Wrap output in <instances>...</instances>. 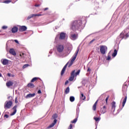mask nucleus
I'll list each match as a JSON object with an SVG mask.
<instances>
[{"mask_svg":"<svg viewBox=\"0 0 129 129\" xmlns=\"http://www.w3.org/2000/svg\"><path fill=\"white\" fill-rule=\"evenodd\" d=\"M26 30H27V27L25 26H20L19 28V31L21 32H24V31H26Z\"/></svg>","mask_w":129,"mask_h":129,"instance_id":"9b49d317","label":"nucleus"},{"mask_svg":"<svg viewBox=\"0 0 129 129\" xmlns=\"http://www.w3.org/2000/svg\"><path fill=\"white\" fill-rule=\"evenodd\" d=\"M28 66H29V64H25V65L23 67V69H25V68H27V67H28Z\"/></svg>","mask_w":129,"mask_h":129,"instance_id":"473e14b6","label":"nucleus"},{"mask_svg":"<svg viewBox=\"0 0 129 129\" xmlns=\"http://www.w3.org/2000/svg\"><path fill=\"white\" fill-rule=\"evenodd\" d=\"M2 29H3V30H6V29H8V26H4L2 27Z\"/></svg>","mask_w":129,"mask_h":129,"instance_id":"72a5a7b5","label":"nucleus"},{"mask_svg":"<svg viewBox=\"0 0 129 129\" xmlns=\"http://www.w3.org/2000/svg\"><path fill=\"white\" fill-rule=\"evenodd\" d=\"M5 117H6V118H8L9 117V116L7 114L5 115Z\"/></svg>","mask_w":129,"mask_h":129,"instance_id":"a19ab883","label":"nucleus"},{"mask_svg":"<svg viewBox=\"0 0 129 129\" xmlns=\"http://www.w3.org/2000/svg\"><path fill=\"white\" fill-rule=\"evenodd\" d=\"M28 87H30V88H33L34 87V84L33 83H29L28 84Z\"/></svg>","mask_w":129,"mask_h":129,"instance_id":"4be33fe9","label":"nucleus"},{"mask_svg":"<svg viewBox=\"0 0 129 129\" xmlns=\"http://www.w3.org/2000/svg\"><path fill=\"white\" fill-rule=\"evenodd\" d=\"M13 84V83L12 81L7 82L6 83V85L7 87H10V86H12Z\"/></svg>","mask_w":129,"mask_h":129,"instance_id":"2eb2a0df","label":"nucleus"},{"mask_svg":"<svg viewBox=\"0 0 129 129\" xmlns=\"http://www.w3.org/2000/svg\"><path fill=\"white\" fill-rule=\"evenodd\" d=\"M47 10H48V8H45V9H44V11H47Z\"/></svg>","mask_w":129,"mask_h":129,"instance_id":"09e8293b","label":"nucleus"},{"mask_svg":"<svg viewBox=\"0 0 129 129\" xmlns=\"http://www.w3.org/2000/svg\"><path fill=\"white\" fill-rule=\"evenodd\" d=\"M12 77H14V76L13 75H11Z\"/></svg>","mask_w":129,"mask_h":129,"instance_id":"864d4df0","label":"nucleus"},{"mask_svg":"<svg viewBox=\"0 0 129 129\" xmlns=\"http://www.w3.org/2000/svg\"><path fill=\"white\" fill-rule=\"evenodd\" d=\"M116 55H117V50H116V49H114V52L112 54V56L113 57H115Z\"/></svg>","mask_w":129,"mask_h":129,"instance_id":"412c9836","label":"nucleus"},{"mask_svg":"<svg viewBox=\"0 0 129 129\" xmlns=\"http://www.w3.org/2000/svg\"><path fill=\"white\" fill-rule=\"evenodd\" d=\"M66 94H68V93H69V92H70V89L69 88V87H68L66 89Z\"/></svg>","mask_w":129,"mask_h":129,"instance_id":"393cba45","label":"nucleus"},{"mask_svg":"<svg viewBox=\"0 0 129 129\" xmlns=\"http://www.w3.org/2000/svg\"><path fill=\"white\" fill-rule=\"evenodd\" d=\"M23 55H24V53L20 54V57H22V56H23Z\"/></svg>","mask_w":129,"mask_h":129,"instance_id":"49530a36","label":"nucleus"},{"mask_svg":"<svg viewBox=\"0 0 129 129\" xmlns=\"http://www.w3.org/2000/svg\"><path fill=\"white\" fill-rule=\"evenodd\" d=\"M78 52H79V49L77 50L76 53L72 57L71 60H70L69 61H68L67 63L64 66L61 71V75H63V74H64V72H65V70H66V68H67V65H69L68 67H71V66H72L73 63L74 62V61H75V60L76 59L77 55H78Z\"/></svg>","mask_w":129,"mask_h":129,"instance_id":"f257e3e1","label":"nucleus"},{"mask_svg":"<svg viewBox=\"0 0 129 129\" xmlns=\"http://www.w3.org/2000/svg\"><path fill=\"white\" fill-rule=\"evenodd\" d=\"M71 28L73 29V30L77 28V21H75L74 23H73Z\"/></svg>","mask_w":129,"mask_h":129,"instance_id":"6e6552de","label":"nucleus"},{"mask_svg":"<svg viewBox=\"0 0 129 129\" xmlns=\"http://www.w3.org/2000/svg\"><path fill=\"white\" fill-rule=\"evenodd\" d=\"M38 93H39V94H40L41 93V90H38Z\"/></svg>","mask_w":129,"mask_h":129,"instance_id":"a18cd8bd","label":"nucleus"},{"mask_svg":"<svg viewBox=\"0 0 129 129\" xmlns=\"http://www.w3.org/2000/svg\"><path fill=\"white\" fill-rule=\"evenodd\" d=\"M126 96H125V98L123 99V102H122V106H124V104H125V102H126Z\"/></svg>","mask_w":129,"mask_h":129,"instance_id":"a878e982","label":"nucleus"},{"mask_svg":"<svg viewBox=\"0 0 129 129\" xmlns=\"http://www.w3.org/2000/svg\"><path fill=\"white\" fill-rule=\"evenodd\" d=\"M112 109L113 110H115V102H113L112 103Z\"/></svg>","mask_w":129,"mask_h":129,"instance_id":"aec40b11","label":"nucleus"},{"mask_svg":"<svg viewBox=\"0 0 129 129\" xmlns=\"http://www.w3.org/2000/svg\"><path fill=\"white\" fill-rule=\"evenodd\" d=\"M68 83H69V82L68 81H66V82H65V85H67L68 84Z\"/></svg>","mask_w":129,"mask_h":129,"instance_id":"ea45409f","label":"nucleus"},{"mask_svg":"<svg viewBox=\"0 0 129 129\" xmlns=\"http://www.w3.org/2000/svg\"><path fill=\"white\" fill-rule=\"evenodd\" d=\"M12 109L14 110V111L10 114V115H15L17 113V106H15Z\"/></svg>","mask_w":129,"mask_h":129,"instance_id":"9d476101","label":"nucleus"},{"mask_svg":"<svg viewBox=\"0 0 129 129\" xmlns=\"http://www.w3.org/2000/svg\"><path fill=\"white\" fill-rule=\"evenodd\" d=\"M72 40H76L77 39V35L76 34H73L71 35Z\"/></svg>","mask_w":129,"mask_h":129,"instance_id":"a211bd4d","label":"nucleus"},{"mask_svg":"<svg viewBox=\"0 0 129 129\" xmlns=\"http://www.w3.org/2000/svg\"><path fill=\"white\" fill-rule=\"evenodd\" d=\"M1 61L4 65H8L9 64V60L7 59H3Z\"/></svg>","mask_w":129,"mask_h":129,"instance_id":"1a4fd4ad","label":"nucleus"},{"mask_svg":"<svg viewBox=\"0 0 129 129\" xmlns=\"http://www.w3.org/2000/svg\"><path fill=\"white\" fill-rule=\"evenodd\" d=\"M5 4H10V3H11V1L10 0H7L5 2H4Z\"/></svg>","mask_w":129,"mask_h":129,"instance_id":"c756f323","label":"nucleus"},{"mask_svg":"<svg viewBox=\"0 0 129 129\" xmlns=\"http://www.w3.org/2000/svg\"><path fill=\"white\" fill-rule=\"evenodd\" d=\"M88 71H90V69H88Z\"/></svg>","mask_w":129,"mask_h":129,"instance_id":"3c124183","label":"nucleus"},{"mask_svg":"<svg viewBox=\"0 0 129 129\" xmlns=\"http://www.w3.org/2000/svg\"><path fill=\"white\" fill-rule=\"evenodd\" d=\"M79 73H80V70H79L76 73V76H77V75H79Z\"/></svg>","mask_w":129,"mask_h":129,"instance_id":"2f4dec72","label":"nucleus"},{"mask_svg":"<svg viewBox=\"0 0 129 129\" xmlns=\"http://www.w3.org/2000/svg\"><path fill=\"white\" fill-rule=\"evenodd\" d=\"M37 79H38V78H34L31 80V82H35V81H36V80H37Z\"/></svg>","mask_w":129,"mask_h":129,"instance_id":"c85d7f7f","label":"nucleus"},{"mask_svg":"<svg viewBox=\"0 0 129 129\" xmlns=\"http://www.w3.org/2000/svg\"><path fill=\"white\" fill-rule=\"evenodd\" d=\"M72 126H73L72 124H71L70 126L69 127V129H72Z\"/></svg>","mask_w":129,"mask_h":129,"instance_id":"e433bc0d","label":"nucleus"},{"mask_svg":"<svg viewBox=\"0 0 129 129\" xmlns=\"http://www.w3.org/2000/svg\"><path fill=\"white\" fill-rule=\"evenodd\" d=\"M57 117H58V115H57V114H54L52 115V118H54V120L52 124L49 125V127H52L53 125H55L56 122H57V120L55 119V118H57Z\"/></svg>","mask_w":129,"mask_h":129,"instance_id":"20e7f679","label":"nucleus"},{"mask_svg":"<svg viewBox=\"0 0 129 129\" xmlns=\"http://www.w3.org/2000/svg\"><path fill=\"white\" fill-rule=\"evenodd\" d=\"M94 119H95V120H96V121H99V120H100V118L94 117Z\"/></svg>","mask_w":129,"mask_h":129,"instance_id":"bb28decb","label":"nucleus"},{"mask_svg":"<svg viewBox=\"0 0 129 129\" xmlns=\"http://www.w3.org/2000/svg\"><path fill=\"white\" fill-rule=\"evenodd\" d=\"M100 51L101 54H104L105 52L107 51V47L106 46L102 45L100 46Z\"/></svg>","mask_w":129,"mask_h":129,"instance_id":"7ed1b4c3","label":"nucleus"},{"mask_svg":"<svg viewBox=\"0 0 129 129\" xmlns=\"http://www.w3.org/2000/svg\"><path fill=\"white\" fill-rule=\"evenodd\" d=\"M8 76H9V77H11V76H12L11 75V74H8Z\"/></svg>","mask_w":129,"mask_h":129,"instance_id":"37998d69","label":"nucleus"},{"mask_svg":"<svg viewBox=\"0 0 129 129\" xmlns=\"http://www.w3.org/2000/svg\"><path fill=\"white\" fill-rule=\"evenodd\" d=\"M0 77H2V74H0Z\"/></svg>","mask_w":129,"mask_h":129,"instance_id":"603ef678","label":"nucleus"},{"mask_svg":"<svg viewBox=\"0 0 129 129\" xmlns=\"http://www.w3.org/2000/svg\"><path fill=\"white\" fill-rule=\"evenodd\" d=\"M13 105V102L11 101L6 102L5 103L4 107L5 109L11 108V106Z\"/></svg>","mask_w":129,"mask_h":129,"instance_id":"f03ea898","label":"nucleus"},{"mask_svg":"<svg viewBox=\"0 0 129 129\" xmlns=\"http://www.w3.org/2000/svg\"><path fill=\"white\" fill-rule=\"evenodd\" d=\"M100 111L102 114H104V113H105V112H106V107L105 106H104L103 108H101Z\"/></svg>","mask_w":129,"mask_h":129,"instance_id":"0eeeda50","label":"nucleus"},{"mask_svg":"<svg viewBox=\"0 0 129 129\" xmlns=\"http://www.w3.org/2000/svg\"><path fill=\"white\" fill-rule=\"evenodd\" d=\"M109 98V96H108L106 98V100H105L106 103H107V101L108 100Z\"/></svg>","mask_w":129,"mask_h":129,"instance_id":"c9c22d12","label":"nucleus"},{"mask_svg":"<svg viewBox=\"0 0 129 129\" xmlns=\"http://www.w3.org/2000/svg\"><path fill=\"white\" fill-rule=\"evenodd\" d=\"M60 39H65V33H60Z\"/></svg>","mask_w":129,"mask_h":129,"instance_id":"6ab92c4d","label":"nucleus"},{"mask_svg":"<svg viewBox=\"0 0 129 129\" xmlns=\"http://www.w3.org/2000/svg\"><path fill=\"white\" fill-rule=\"evenodd\" d=\"M40 16H42L41 14H32L31 17L34 18V17H40Z\"/></svg>","mask_w":129,"mask_h":129,"instance_id":"b1692460","label":"nucleus"},{"mask_svg":"<svg viewBox=\"0 0 129 129\" xmlns=\"http://www.w3.org/2000/svg\"><path fill=\"white\" fill-rule=\"evenodd\" d=\"M107 60H110V56H108Z\"/></svg>","mask_w":129,"mask_h":129,"instance_id":"79ce46f5","label":"nucleus"},{"mask_svg":"<svg viewBox=\"0 0 129 129\" xmlns=\"http://www.w3.org/2000/svg\"><path fill=\"white\" fill-rule=\"evenodd\" d=\"M56 49L59 53H62V52H63V50H64V46L61 44L57 45L56 46Z\"/></svg>","mask_w":129,"mask_h":129,"instance_id":"39448f33","label":"nucleus"},{"mask_svg":"<svg viewBox=\"0 0 129 129\" xmlns=\"http://www.w3.org/2000/svg\"><path fill=\"white\" fill-rule=\"evenodd\" d=\"M32 15H31L27 17V20H30V19H32Z\"/></svg>","mask_w":129,"mask_h":129,"instance_id":"f704fd0d","label":"nucleus"},{"mask_svg":"<svg viewBox=\"0 0 129 129\" xmlns=\"http://www.w3.org/2000/svg\"><path fill=\"white\" fill-rule=\"evenodd\" d=\"M36 94L35 93L33 94H29L26 96V98H31V97H34Z\"/></svg>","mask_w":129,"mask_h":129,"instance_id":"f8f14e48","label":"nucleus"},{"mask_svg":"<svg viewBox=\"0 0 129 129\" xmlns=\"http://www.w3.org/2000/svg\"><path fill=\"white\" fill-rule=\"evenodd\" d=\"M75 73V71H74L72 72V73H71V77L69 78V80L70 81H73V80H74V77L75 76V75H74V73Z\"/></svg>","mask_w":129,"mask_h":129,"instance_id":"423d86ee","label":"nucleus"},{"mask_svg":"<svg viewBox=\"0 0 129 129\" xmlns=\"http://www.w3.org/2000/svg\"><path fill=\"white\" fill-rule=\"evenodd\" d=\"M125 36V37H126V38H127V37H128V34H126Z\"/></svg>","mask_w":129,"mask_h":129,"instance_id":"c03bdc74","label":"nucleus"},{"mask_svg":"<svg viewBox=\"0 0 129 129\" xmlns=\"http://www.w3.org/2000/svg\"><path fill=\"white\" fill-rule=\"evenodd\" d=\"M15 103H18V98H16L15 99Z\"/></svg>","mask_w":129,"mask_h":129,"instance_id":"4c0bfd02","label":"nucleus"},{"mask_svg":"<svg viewBox=\"0 0 129 129\" xmlns=\"http://www.w3.org/2000/svg\"><path fill=\"white\" fill-rule=\"evenodd\" d=\"M12 33H17V32H18V27H14L12 30Z\"/></svg>","mask_w":129,"mask_h":129,"instance_id":"4468645a","label":"nucleus"},{"mask_svg":"<svg viewBox=\"0 0 129 129\" xmlns=\"http://www.w3.org/2000/svg\"><path fill=\"white\" fill-rule=\"evenodd\" d=\"M9 52H10V54H12V55H13L14 56H16V51H15V49H14L13 48L10 49Z\"/></svg>","mask_w":129,"mask_h":129,"instance_id":"ddd939ff","label":"nucleus"},{"mask_svg":"<svg viewBox=\"0 0 129 129\" xmlns=\"http://www.w3.org/2000/svg\"><path fill=\"white\" fill-rule=\"evenodd\" d=\"M97 102H98V100H97L95 103H94L93 106V110H96V105H97Z\"/></svg>","mask_w":129,"mask_h":129,"instance_id":"f3484780","label":"nucleus"},{"mask_svg":"<svg viewBox=\"0 0 129 129\" xmlns=\"http://www.w3.org/2000/svg\"><path fill=\"white\" fill-rule=\"evenodd\" d=\"M77 121V118H75L74 120L71 121L72 123H75Z\"/></svg>","mask_w":129,"mask_h":129,"instance_id":"cd10ccee","label":"nucleus"},{"mask_svg":"<svg viewBox=\"0 0 129 129\" xmlns=\"http://www.w3.org/2000/svg\"><path fill=\"white\" fill-rule=\"evenodd\" d=\"M40 5H35V7H39Z\"/></svg>","mask_w":129,"mask_h":129,"instance_id":"8fccbe9b","label":"nucleus"},{"mask_svg":"<svg viewBox=\"0 0 129 129\" xmlns=\"http://www.w3.org/2000/svg\"><path fill=\"white\" fill-rule=\"evenodd\" d=\"M93 41H94V40H91V41H90V44H91V43H92V42H93Z\"/></svg>","mask_w":129,"mask_h":129,"instance_id":"de8ad7c7","label":"nucleus"},{"mask_svg":"<svg viewBox=\"0 0 129 129\" xmlns=\"http://www.w3.org/2000/svg\"><path fill=\"white\" fill-rule=\"evenodd\" d=\"M14 41L15 43H17V44H19V41H18V40H15Z\"/></svg>","mask_w":129,"mask_h":129,"instance_id":"58836bf2","label":"nucleus"},{"mask_svg":"<svg viewBox=\"0 0 129 129\" xmlns=\"http://www.w3.org/2000/svg\"><path fill=\"white\" fill-rule=\"evenodd\" d=\"M80 98H81V99H82V100H85L86 97H85V96H84V95L83 94V93H81V96H80Z\"/></svg>","mask_w":129,"mask_h":129,"instance_id":"dca6fc26","label":"nucleus"},{"mask_svg":"<svg viewBox=\"0 0 129 129\" xmlns=\"http://www.w3.org/2000/svg\"><path fill=\"white\" fill-rule=\"evenodd\" d=\"M123 36H124V32H122L121 34H120V37L121 38H122V37H123Z\"/></svg>","mask_w":129,"mask_h":129,"instance_id":"7c9ffc66","label":"nucleus"},{"mask_svg":"<svg viewBox=\"0 0 129 129\" xmlns=\"http://www.w3.org/2000/svg\"><path fill=\"white\" fill-rule=\"evenodd\" d=\"M70 100L71 102H73V101H74V100H75V98L73 96H71L70 97Z\"/></svg>","mask_w":129,"mask_h":129,"instance_id":"5701e85b","label":"nucleus"}]
</instances>
